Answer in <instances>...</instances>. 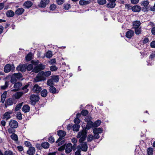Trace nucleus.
I'll use <instances>...</instances> for the list:
<instances>
[{"label": "nucleus", "instance_id": "nucleus-1", "mask_svg": "<svg viewBox=\"0 0 155 155\" xmlns=\"http://www.w3.org/2000/svg\"><path fill=\"white\" fill-rule=\"evenodd\" d=\"M51 75V72L48 71L45 72L42 71L38 74L37 76L35 78V82H38L44 81L46 79V78L48 77Z\"/></svg>", "mask_w": 155, "mask_h": 155}, {"label": "nucleus", "instance_id": "nucleus-2", "mask_svg": "<svg viewBox=\"0 0 155 155\" xmlns=\"http://www.w3.org/2000/svg\"><path fill=\"white\" fill-rule=\"evenodd\" d=\"M87 134V132L85 129H83L82 130L78 133L77 137L78 138H80L79 142L80 143L83 142L86 140Z\"/></svg>", "mask_w": 155, "mask_h": 155}, {"label": "nucleus", "instance_id": "nucleus-3", "mask_svg": "<svg viewBox=\"0 0 155 155\" xmlns=\"http://www.w3.org/2000/svg\"><path fill=\"white\" fill-rule=\"evenodd\" d=\"M149 2L148 0L143 1L140 2V5L144 12L150 10V6L149 5Z\"/></svg>", "mask_w": 155, "mask_h": 155}, {"label": "nucleus", "instance_id": "nucleus-4", "mask_svg": "<svg viewBox=\"0 0 155 155\" xmlns=\"http://www.w3.org/2000/svg\"><path fill=\"white\" fill-rule=\"evenodd\" d=\"M58 135L60 137L56 141V143H57L61 141L63 139V138L66 135V132L62 130H59L58 131Z\"/></svg>", "mask_w": 155, "mask_h": 155}, {"label": "nucleus", "instance_id": "nucleus-5", "mask_svg": "<svg viewBox=\"0 0 155 155\" xmlns=\"http://www.w3.org/2000/svg\"><path fill=\"white\" fill-rule=\"evenodd\" d=\"M45 68V65H43L42 64H40L35 67L33 69V71L36 73H38L41 70L44 69Z\"/></svg>", "mask_w": 155, "mask_h": 155}, {"label": "nucleus", "instance_id": "nucleus-6", "mask_svg": "<svg viewBox=\"0 0 155 155\" xmlns=\"http://www.w3.org/2000/svg\"><path fill=\"white\" fill-rule=\"evenodd\" d=\"M9 126L13 128H17L18 126V124L17 121L15 120H12L9 122Z\"/></svg>", "mask_w": 155, "mask_h": 155}, {"label": "nucleus", "instance_id": "nucleus-7", "mask_svg": "<svg viewBox=\"0 0 155 155\" xmlns=\"http://www.w3.org/2000/svg\"><path fill=\"white\" fill-rule=\"evenodd\" d=\"M49 0H41L38 6L41 8H45L49 3Z\"/></svg>", "mask_w": 155, "mask_h": 155}, {"label": "nucleus", "instance_id": "nucleus-8", "mask_svg": "<svg viewBox=\"0 0 155 155\" xmlns=\"http://www.w3.org/2000/svg\"><path fill=\"white\" fill-rule=\"evenodd\" d=\"M22 86V84L19 82L15 83L14 86V89L12 90V91H16L19 90Z\"/></svg>", "mask_w": 155, "mask_h": 155}, {"label": "nucleus", "instance_id": "nucleus-9", "mask_svg": "<svg viewBox=\"0 0 155 155\" xmlns=\"http://www.w3.org/2000/svg\"><path fill=\"white\" fill-rule=\"evenodd\" d=\"M14 68V67L11 64H7L5 66L4 70L5 73H7L10 72L12 69L13 70Z\"/></svg>", "mask_w": 155, "mask_h": 155}, {"label": "nucleus", "instance_id": "nucleus-10", "mask_svg": "<svg viewBox=\"0 0 155 155\" xmlns=\"http://www.w3.org/2000/svg\"><path fill=\"white\" fill-rule=\"evenodd\" d=\"M33 3L30 1L27 0L24 2L23 6L25 8H29L33 5Z\"/></svg>", "mask_w": 155, "mask_h": 155}, {"label": "nucleus", "instance_id": "nucleus-11", "mask_svg": "<svg viewBox=\"0 0 155 155\" xmlns=\"http://www.w3.org/2000/svg\"><path fill=\"white\" fill-rule=\"evenodd\" d=\"M80 145L81 146V149L83 151H86L87 150L88 147L87 143L86 142H83L81 143Z\"/></svg>", "mask_w": 155, "mask_h": 155}, {"label": "nucleus", "instance_id": "nucleus-12", "mask_svg": "<svg viewBox=\"0 0 155 155\" xmlns=\"http://www.w3.org/2000/svg\"><path fill=\"white\" fill-rule=\"evenodd\" d=\"M41 90V88L37 84H35L33 87L32 91L34 92L38 93Z\"/></svg>", "mask_w": 155, "mask_h": 155}, {"label": "nucleus", "instance_id": "nucleus-13", "mask_svg": "<svg viewBox=\"0 0 155 155\" xmlns=\"http://www.w3.org/2000/svg\"><path fill=\"white\" fill-rule=\"evenodd\" d=\"M17 70L22 72H25L26 69V65H20L16 68Z\"/></svg>", "mask_w": 155, "mask_h": 155}, {"label": "nucleus", "instance_id": "nucleus-14", "mask_svg": "<svg viewBox=\"0 0 155 155\" xmlns=\"http://www.w3.org/2000/svg\"><path fill=\"white\" fill-rule=\"evenodd\" d=\"M24 11L25 10L23 8H20L17 9L16 10L15 13L16 15L19 16L22 14L24 12Z\"/></svg>", "mask_w": 155, "mask_h": 155}, {"label": "nucleus", "instance_id": "nucleus-15", "mask_svg": "<svg viewBox=\"0 0 155 155\" xmlns=\"http://www.w3.org/2000/svg\"><path fill=\"white\" fill-rule=\"evenodd\" d=\"M30 98L32 101L34 102H36V101H38L39 99V98L38 96L34 94L31 95L30 96Z\"/></svg>", "mask_w": 155, "mask_h": 155}, {"label": "nucleus", "instance_id": "nucleus-16", "mask_svg": "<svg viewBox=\"0 0 155 155\" xmlns=\"http://www.w3.org/2000/svg\"><path fill=\"white\" fill-rule=\"evenodd\" d=\"M87 122L86 127L84 128L85 129V130H86V129L89 130L91 127H93V123L92 121L89 120L88 121V120H87Z\"/></svg>", "mask_w": 155, "mask_h": 155}, {"label": "nucleus", "instance_id": "nucleus-17", "mask_svg": "<svg viewBox=\"0 0 155 155\" xmlns=\"http://www.w3.org/2000/svg\"><path fill=\"white\" fill-rule=\"evenodd\" d=\"M35 152V149L34 147H30L27 151V153L29 155H34Z\"/></svg>", "mask_w": 155, "mask_h": 155}, {"label": "nucleus", "instance_id": "nucleus-18", "mask_svg": "<svg viewBox=\"0 0 155 155\" xmlns=\"http://www.w3.org/2000/svg\"><path fill=\"white\" fill-rule=\"evenodd\" d=\"M68 144H65L64 145L61 146L60 147L58 148V150L59 151H62L64 150L65 149V150L66 153H68V151L67 150Z\"/></svg>", "mask_w": 155, "mask_h": 155}, {"label": "nucleus", "instance_id": "nucleus-19", "mask_svg": "<svg viewBox=\"0 0 155 155\" xmlns=\"http://www.w3.org/2000/svg\"><path fill=\"white\" fill-rule=\"evenodd\" d=\"M140 22L139 21H134L133 22V28L140 27Z\"/></svg>", "mask_w": 155, "mask_h": 155}, {"label": "nucleus", "instance_id": "nucleus-20", "mask_svg": "<svg viewBox=\"0 0 155 155\" xmlns=\"http://www.w3.org/2000/svg\"><path fill=\"white\" fill-rule=\"evenodd\" d=\"M131 9L134 12H138L140 11L141 8L140 6L136 5L132 7Z\"/></svg>", "mask_w": 155, "mask_h": 155}, {"label": "nucleus", "instance_id": "nucleus-21", "mask_svg": "<svg viewBox=\"0 0 155 155\" xmlns=\"http://www.w3.org/2000/svg\"><path fill=\"white\" fill-rule=\"evenodd\" d=\"M134 32L132 30H130L127 32L126 34V37L129 38H131L133 36Z\"/></svg>", "mask_w": 155, "mask_h": 155}, {"label": "nucleus", "instance_id": "nucleus-22", "mask_svg": "<svg viewBox=\"0 0 155 155\" xmlns=\"http://www.w3.org/2000/svg\"><path fill=\"white\" fill-rule=\"evenodd\" d=\"M24 94V93L22 92H17L13 95V97L15 99H19Z\"/></svg>", "mask_w": 155, "mask_h": 155}, {"label": "nucleus", "instance_id": "nucleus-23", "mask_svg": "<svg viewBox=\"0 0 155 155\" xmlns=\"http://www.w3.org/2000/svg\"><path fill=\"white\" fill-rule=\"evenodd\" d=\"M6 15L8 17H12L14 15L15 13L12 10H10L7 12Z\"/></svg>", "mask_w": 155, "mask_h": 155}, {"label": "nucleus", "instance_id": "nucleus-24", "mask_svg": "<svg viewBox=\"0 0 155 155\" xmlns=\"http://www.w3.org/2000/svg\"><path fill=\"white\" fill-rule=\"evenodd\" d=\"M30 109L29 106L28 105H24L22 108V111L25 113L28 112L29 111Z\"/></svg>", "mask_w": 155, "mask_h": 155}, {"label": "nucleus", "instance_id": "nucleus-25", "mask_svg": "<svg viewBox=\"0 0 155 155\" xmlns=\"http://www.w3.org/2000/svg\"><path fill=\"white\" fill-rule=\"evenodd\" d=\"M7 93V91H5L1 96V100L2 102L3 103L6 97V95Z\"/></svg>", "mask_w": 155, "mask_h": 155}, {"label": "nucleus", "instance_id": "nucleus-26", "mask_svg": "<svg viewBox=\"0 0 155 155\" xmlns=\"http://www.w3.org/2000/svg\"><path fill=\"white\" fill-rule=\"evenodd\" d=\"M12 114L11 112H8L5 113L4 114L3 117L4 119H6L7 120H8L10 118V114Z\"/></svg>", "mask_w": 155, "mask_h": 155}, {"label": "nucleus", "instance_id": "nucleus-27", "mask_svg": "<svg viewBox=\"0 0 155 155\" xmlns=\"http://www.w3.org/2000/svg\"><path fill=\"white\" fill-rule=\"evenodd\" d=\"M13 104V100L9 98L7 101L6 102L5 104V106L7 107L8 106L12 105Z\"/></svg>", "mask_w": 155, "mask_h": 155}, {"label": "nucleus", "instance_id": "nucleus-28", "mask_svg": "<svg viewBox=\"0 0 155 155\" xmlns=\"http://www.w3.org/2000/svg\"><path fill=\"white\" fill-rule=\"evenodd\" d=\"M49 143L47 142H43L41 144V146L44 149H48L49 147Z\"/></svg>", "mask_w": 155, "mask_h": 155}, {"label": "nucleus", "instance_id": "nucleus-29", "mask_svg": "<svg viewBox=\"0 0 155 155\" xmlns=\"http://www.w3.org/2000/svg\"><path fill=\"white\" fill-rule=\"evenodd\" d=\"M91 2L90 1H85L81 0L79 1V4L81 5H86L90 3Z\"/></svg>", "mask_w": 155, "mask_h": 155}, {"label": "nucleus", "instance_id": "nucleus-30", "mask_svg": "<svg viewBox=\"0 0 155 155\" xmlns=\"http://www.w3.org/2000/svg\"><path fill=\"white\" fill-rule=\"evenodd\" d=\"M12 139L15 141H17L18 140V137L17 135L15 133H13L10 136Z\"/></svg>", "mask_w": 155, "mask_h": 155}, {"label": "nucleus", "instance_id": "nucleus-31", "mask_svg": "<svg viewBox=\"0 0 155 155\" xmlns=\"http://www.w3.org/2000/svg\"><path fill=\"white\" fill-rule=\"evenodd\" d=\"M80 126L78 124H75L73 126V130L74 131H78L79 130Z\"/></svg>", "mask_w": 155, "mask_h": 155}, {"label": "nucleus", "instance_id": "nucleus-32", "mask_svg": "<svg viewBox=\"0 0 155 155\" xmlns=\"http://www.w3.org/2000/svg\"><path fill=\"white\" fill-rule=\"evenodd\" d=\"M101 123V121L97 120L93 123V127H97L99 126Z\"/></svg>", "mask_w": 155, "mask_h": 155}, {"label": "nucleus", "instance_id": "nucleus-33", "mask_svg": "<svg viewBox=\"0 0 155 155\" xmlns=\"http://www.w3.org/2000/svg\"><path fill=\"white\" fill-rule=\"evenodd\" d=\"M93 133H97L98 134L101 133L102 132V129L100 128H94L93 130Z\"/></svg>", "mask_w": 155, "mask_h": 155}, {"label": "nucleus", "instance_id": "nucleus-34", "mask_svg": "<svg viewBox=\"0 0 155 155\" xmlns=\"http://www.w3.org/2000/svg\"><path fill=\"white\" fill-rule=\"evenodd\" d=\"M115 6V2H110L107 4V7L109 8H113Z\"/></svg>", "mask_w": 155, "mask_h": 155}, {"label": "nucleus", "instance_id": "nucleus-35", "mask_svg": "<svg viewBox=\"0 0 155 155\" xmlns=\"http://www.w3.org/2000/svg\"><path fill=\"white\" fill-rule=\"evenodd\" d=\"M52 56V52L50 51H48L46 53L45 56H46L47 58H50ZM45 57L44 56V57Z\"/></svg>", "mask_w": 155, "mask_h": 155}, {"label": "nucleus", "instance_id": "nucleus-36", "mask_svg": "<svg viewBox=\"0 0 155 155\" xmlns=\"http://www.w3.org/2000/svg\"><path fill=\"white\" fill-rule=\"evenodd\" d=\"M54 81L51 78V79L48 80L47 82V84L50 87L53 86Z\"/></svg>", "mask_w": 155, "mask_h": 155}, {"label": "nucleus", "instance_id": "nucleus-37", "mask_svg": "<svg viewBox=\"0 0 155 155\" xmlns=\"http://www.w3.org/2000/svg\"><path fill=\"white\" fill-rule=\"evenodd\" d=\"M47 91L46 89L43 90L41 92V96L44 97H45L47 95Z\"/></svg>", "mask_w": 155, "mask_h": 155}, {"label": "nucleus", "instance_id": "nucleus-38", "mask_svg": "<svg viewBox=\"0 0 155 155\" xmlns=\"http://www.w3.org/2000/svg\"><path fill=\"white\" fill-rule=\"evenodd\" d=\"M17 79V78L15 77L14 74L12 76L11 79V82L12 83L14 84L16 81Z\"/></svg>", "mask_w": 155, "mask_h": 155}, {"label": "nucleus", "instance_id": "nucleus-39", "mask_svg": "<svg viewBox=\"0 0 155 155\" xmlns=\"http://www.w3.org/2000/svg\"><path fill=\"white\" fill-rule=\"evenodd\" d=\"M49 90L50 92L52 93H55L56 92V89L53 86L50 87Z\"/></svg>", "mask_w": 155, "mask_h": 155}, {"label": "nucleus", "instance_id": "nucleus-40", "mask_svg": "<svg viewBox=\"0 0 155 155\" xmlns=\"http://www.w3.org/2000/svg\"><path fill=\"white\" fill-rule=\"evenodd\" d=\"M22 104L23 103H22L17 105L15 109V111H16L20 109L22 106Z\"/></svg>", "mask_w": 155, "mask_h": 155}, {"label": "nucleus", "instance_id": "nucleus-41", "mask_svg": "<svg viewBox=\"0 0 155 155\" xmlns=\"http://www.w3.org/2000/svg\"><path fill=\"white\" fill-rule=\"evenodd\" d=\"M51 79L53 80L54 82H58L59 80V78L58 76H53L51 77Z\"/></svg>", "mask_w": 155, "mask_h": 155}, {"label": "nucleus", "instance_id": "nucleus-42", "mask_svg": "<svg viewBox=\"0 0 155 155\" xmlns=\"http://www.w3.org/2000/svg\"><path fill=\"white\" fill-rule=\"evenodd\" d=\"M9 84L8 82L7 81H5L4 85L1 87V89L2 90H5L6 89L7 87Z\"/></svg>", "mask_w": 155, "mask_h": 155}, {"label": "nucleus", "instance_id": "nucleus-43", "mask_svg": "<svg viewBox=\"0 0 155 155\" xmlns=\"http://www.w3.org/2000/svg\"><path fill=\"white\" fill-rule=\"evenodd\" d=\"M32 54L31 53L28 54L25 57L26 60L27 61H30L32 58Z\"/></svg>", "mask_w": 155, "mask_h": 155}, {"label": "nucleus", "instance_id": "nucleus-44", "mask_svg": "<svg viewBox=\"0 0 155 155\" xmlns=\"http://www.w3.org/2000/svg\"><path fill=\"white\" fill-rule=\"evenodd\" d=\"M77 150L75 152V155H81V146H78L77 147Z\"/></svg>", "mask_w": 155, "mask_h": 155}, {"label": "nucleus", "instance_id": "nucleus-45", "mask_svg": "<svg viewBox=\"0 0 155 155\" xmlns=\"http://www.w3.org/2000/svg\"><path fill=\"white\" fill-rule=\"evenodd\" d=\"M135 29V33L137 35H139L140 34L141 32L140 27H139L134 28Z\"/></svg>", "mask_w": 155, "mask_h": 155}, {"label": "nucleus", "instance_id": "nucleus-46", "mask_svg": "<svg viewBox=\"0 0 155 155\" xmlns=\"http://www.w3.org/2000/svg\"><path fill=\"white\" fill-rule=\"evenodd\" d=\"M147 154L148 155H153V150L151 148H148L147 150Z\"/></svg>", "mask_w": 155, "mask_h": 155}, {"label": "nucleus", "instance_id": "nucleus-47", "mask_svg": "<svg viewBox=\"0 0 155 155\" xmlns=\"http://www.w3.org/2000/svg\"><path fill=\"white\" fill-rule=\"evenodd\" d=\"M97 2L99 5H103L106 4L107 2L106 0H97Z\"/></svg>", "mask_w": 155, "mask_h": 155}, {"label": "nucleus", "instance_id": "nucleus-48", "mask_svg": "<svg viewBox=\"0 0 155 155\" xmlns=\"http://www.w3.org/2000/svg\"><path fill=\"white\" fill-rule=\"evenodd\" d=\"M94 139L93 135L91 134L88 135L87 137V141L90 142L92 141Z\"/></svg>", "mask_w": 155, "mask_h": 155}, {"label": "nucleus", "instance_id": "nucleus-49", "mask_svg": "<svg viewBox=\"0 0 155 155\" xmlns=\"http://www.w3.org/2000/svg\"><path fill=\"white\" fill-rule=\"evenodd\" d=\"M14 74L15 76V77L18 79H20L22 77V75L20 73H18L17 74L14 73Z\"/></svg>", "mask_w": 155, "mask_h": 155}, {"label": "nucleus", "instance_id": "nucleus-50", "mask_svg": "<svg viewBox=\"0 0 155 155\" xmlns=\"http://www.w3.org/2000/svg\"><path fill=\"white\" fill-rule=\"evenodd\" d=\"M14 128H13L12 127H11L9 128L8 130V131L9 134H13L15 132V130L14 129Z\"/></svg>", "mask_w": 155, "mask_h": 155}, {"label": "nucleus", "instance_id": "nucleus-51", "mask_svg": "<svg viewBox=\"0 0 155 155\" xmlns=\"http://www.w3.org/2000/svg\"><path fill=\"white\" fill-rule=\"evenodd\" d=\"M17 118L19 120H21L22 119V115L21 113L20 112H18L16 114Z\"/></svg>", "mask_w": 155, "mask_h": 155}, {"label": "nucleus", "instance_id": "nucleus-52", "mask_svg": "<svg viewBox=\"0 0 155 155\" xmlns=\"http://www.w3.org/2000/svg\"><path fill=\"white\" fill-rule=\"evenodd\" d=\"M88 113V111L86 110H83L81 111V114L84 116H86Z\"/></svg>", "mask_w": 155, "mask_h": 155}, {"label": "nucleus", "instance_id": "nucleus-53", "mask_svg": "<svg viewBox=\"0 0 155 155\" xmlns=\"http://www.w3.org/2000/svg\"><path fill=\"white\" fill-rule=\"evenodd\" d=\"M33 66L32 64H29L28 66L26 65V69L28 71H30L32 69Z\"/></svg>", "mask_w": 155, "mask_h": 155}, {"label": "nucleus", "instance_id": "nucleus-54", "mask_svg": "<svg viewBox=\"0 0 155 155\" xmlns=\"http://www.w3.org/2000/svg\"><path fill=\"white\" fill-rule=\"evenodd\" d=\"M28 85H25L24 87H23L22 88V89L23 90H24V93H26L28 92V89H27V87L28 86Z\"/></svg>", "mask_w": 155, "mask_h": 155}, {"label": "nucleus", "instance_id": "nucleus-55", "mask_svg": "<svg viewBox=\"0 0 155 155\" xmlns=\"http://www.w3.org/2000/svg\"><path fill=\"white\" fill-rule=\"evenodd\" d=\"M58 69V68L55 66H51L50 68V70L52 71H55Z\"/></svg>", "mask_w": 155, "mask_h": 155}, {"label": "nucleus", "instance_id": "nucleus-56", "mask_svg": "<svg viewBox=\"0 0 155 155\" xmlns=\"http://www.w3.org/2000/svg\"><path fill=\"white\" fill-rule=\"evenodd\" d=\"M74 122L75 124H78L81 122V120L78 117H77L74 120Z\"/></svg>", "mask_w": 155, "mask_h": 155}, {"label": "nucleus", "instance_id": "nucleus-57", "mask_svg": "<svg viewBox=\"0 0 155 155\" xmlns=\"http://www.w3.org/2000/svg\"><path fill=\"white\" fill-rule=\"evenodd\" d=\"M155 57V53L153 52L152 53L150 56L149 59L150 60H152L154 59Z\"/></svg>", "mask_w": 155, "mask_h": 155}, {"label": "nucleus", "instance_id": "nucleus-58", "mask_svg": "<svg viewBox=\"0 0 155 155\" xmlns=\"http://www.w3.org/2000/svg\"><path fill=\"white\" fill-rule=\"evenodd\" d=\"M149 41V39L147 37H145L143 38V44H146Z\"/></svg>", "mask_w": 155, "mask_h": 155}, {"label": "nucleus", "instance_id": "nucleus-59", "mask_svg": "<svg viewBox=\"0 0 155 155\" xmlns=\"http://www.w3.org/2000/svg\"><path fill=\"white\" fill-rule=\"evenodd\" d=\"M48 140L49 142L51 143H53L54 141V139L53 137H51L48 138Z\"/></svg>", "mask_w": 155, "mask_h": 155}, {"label": "nucleus", "instance_id": "nucleus-60", "mask_svg": "<svg viewBox=\"0 0 155 155\" xmlns=\"http://www.w3.org/2000/svg\"><path fill=\"white\" fill-rule=\"evenodd\" d=\"M56 5L53 4L50 5V9L51 10L54 11L56 8Z\"/></svg>", "mask_w": 155, "mask_h": 155}, {"label": "nucleus", "instance_id": "nucleus-61", "mask_svg": "<svg viewBox=\"0 0 155 155\" xmlns=\"http://www.w3.org/2000/svg\"><path fill=\"white\" fill-rule=\"evenodd\" d=\"M57 4L58 5L62 4L64 2V0H56Z\"/></svg>", "mask_w": 155, "mask_h": 155}, {"label": "nucleus", "instance_id": "nucleus-62", "mask_svg": "<svg viewBox=\"0 0 155 155\" xmlns=\"http://www.w3.org/2000/svg\"><path fill=\"white\" fill-rule=\"evenodd\" d=\"M4 155H14L12 152L11 151H5Z\"/></svg>", "mask_w": 155, "mask_h": 155}, {"label": "nucleus", "instance_id": "nucleus-63", "mask_svg": "<svg viewBox=\"0 0 155 155\" xmlns=\"http://www.w3.org/2000/svg\"><path fill=\"white\" fill-rule=\"evenodd\" d=\"M49 62L51 64H54L56 63L55 59H52L49 61Z\"/></svg>", "mask_w": 155, "mask_h": 155}, {"label": "nucleus", "instance_id": "nucleus-64", "mask_svg": "<svg viewBox=\"0 0 155 155\" xmlns=\"http://www.w3.org/2000/svg\"><path fill=\"white\" fill-rule=\"evenodd\" d=\"M150 46L152 48H155V41H153L150 43Z\"/></svg>", "mask_w": 155, "mask_h": 155}]
</instances>
